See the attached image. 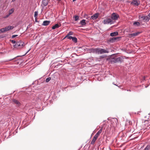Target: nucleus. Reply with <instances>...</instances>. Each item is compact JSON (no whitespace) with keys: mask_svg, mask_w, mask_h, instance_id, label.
<instances>
[{"mask_svg":"<svg viewBox=\"0 0 150 150\" xmlns=\"http://www.w3.org/2000/svg\"><path fill=\"white\" fill-rule=\"evenodd\" d=\"M144 150H150V145H148Z\"/></svg>","mask_w":150,"mask_h":150,"instance_id":"obj_22","label":"nucleus"},{"mask_svg":"<svg viewBox=\"0 0 150 150\" xmlns=\"http://www.w3.org/2000/svg\"><path fill=\"white\" fill-rule=\"evenodd\" d=\"M51 79V78L50 77H48L46 79V81L47 82H48Z\"/></svg>","mask_w":150,"mask_h":150,"instance_id":"obj_28","label":"nucleus"},{"mask_svg":"<svg viewBox=\"0 0 150 150\" xmlns=\"http://www.w3.org/2000/svg\"><path fill=\"white\" fill-rule=\"evenodd\" d=\"M14 28L13 26L9 25L8 26L6 27L5 28H3L4 29V32L10 30Z\"/></svg>","mask_w":150,"mask_h":150,"instance_id":"obj_5","label":"nucleus"},{"mask_svg":"<svg viewBox=\"0 0 150 150\" xmlns=\"http://www.w3.org/2000/svg\"><path fill=\"white\" fill-rule=\"evenodd\" d=\"M80 23L82 25H83L86 24L85 20H83L81 21Z\"/></svg>","mask_w":150,"mask_h":150,"instance_id":"obj_21","label":"nucleus"},{"mask_svg":"<svg viewBox=\"0 0 150 150\" xmlns=\"http://www.w3.org/2000/svg\"><path fill=\"white\" fill-rule=\"evenodd\" d=\"M122 90H124V89H123V88H122Z\"/></svg>","mask_w":150,"mask_h":150,"instance_id":"obj_47","label":"nucleus"},{"mask_svg":"<svg viewBox=\"0 0 150 150\" xmlns=\"http://www.w3.org/2000/svg\"><path fill=\"white\" fill-rule=\"evenodd\" d=\"M12 9H11V11H12V12H10H10H9V14H11V13H12L13 12V11H12Z\"/></svg>","mask_w":150,"mask_h":150,"instance_id":"obj_37","label":"nucleus"},{"mask_svg":"<svg viewBox=\"0 0 150 150\" xmlns=\"http://www.w3.org/2000/svg\"><path fill=\"white\" fill-rule=\"evenodd\" d=\"M59 2L61 0H57Z\"/></svg>","mask_w":150,"mask_h":150,"instance_id":"obj_45","label":"nucleus"},{"mask_svg":"<svg viewBox=\"0 0 150 150\" xmlns=\"http://www.w3.org/2000/svg\"><path fill=\"white\" fill-rule=\"evenodd\" d=\"M113 84H114V85H116V86H118V87H119V88H121V87H122V86H117V85H116V84H114V83H113Z\"/></svg>","mask_w":150,"mask_h":150,"instance_id":"obj_35","label":"nucleus"},{"mask_svg":"<svg viewBox=\"0 0 150 150\" xmlns=\"http://www.w3.org/2000/svg\"><path fill=\"white\" fill-rule=\"evenodd\" d=\"M38 21L37 20V18H35V22H37Z\"/></svg>","mask_w":150,"mask_h":150,"instance_id":"obj_36","label":"nucleus"},{"mask_svg":"<svg viewBox=\"0 0 150 150\" xmlns=\"http://www.w3.org/2000/svg\"><path fill=\"white\" fill-rule=\"evenodd\" d=\"M50 23V21H43L42 25L44 26H47L49 25Z\"/></svg>","mask_w":150,"mask_h":150,"instance_id":"obj_16","label":"nucleus"},{"mask_svg":"<svg viewBox=\"0 0 150 150\" xmlns=\"http://www.w3.org/2000/svg\"><path fill=\"white\" fill-rule=\"evenodd\" d=\"M124 58L122 57H115L111 58L110 59V62L111 63H115L120 62V63L123 62Z\"/></svg>","mask_w":150,"mask_h":150,"instance_id":"obj_1","label":"nucleus"},{"mask_svg":"<svg viewBox=\"0 0 150 150\" xmlns=\"http://www.w3.org/2000/svg\"><path fill=\"white\" fill-rule=\"evenodd\" d=\"M134 25L139 26L140 25V23L138 22H135L133 23Z\"/></svg>","mask_w":150,"mask_h":150,"instance_id":"obj_24","label":"nucleus"},{"mask_svg":"<svg viewBox=\"0 0 150 150\" xmlns=\"http://www.w3.org/2000/svg\"><path fill=\"white\" fill-rule=\"evenodd\" d=\"M139 17L140 18L142 19L144 21L147 22L150 19V18L148 17L147 16H139Z\"/></svg>","mask_w":150,"mask_h":150,"instance_id":"obj_4","label":"nucleus"},{"mask_svg":"<svg viewBox=\"0 0 150 150\" xmlns=\"http://www.w3.org/2000/svg\"><path fill=\"white\" fill-rule=\"evenodd\" d=\"M133 0L132 1H136V0Z\"/></svg>","mask_w":150,"mask_h":150,"instance_id":"obj_46","label":"nucleus"},{"mask_svg":"<svg viewBox=\"0 0 150 150\" xmlns=\"http://www.w3.org/2000/svg\"><path fill=\"white\" fill-rule=\"evenodd\" d=\"M108 52H109L107 49H105L98 48V54H102L104 53H108Z\"/></svg>","mask_w":150,"mask_h":150,"instance_id":"obj_3","label":"nucleus"},{"mask_svg":"<svg viewBox=\"0 0 150 150\" xmlns=\"http://www.w3.org/2000/svg\"><path fill=\"white\" fill-rule=\"evenodd\" d=\"M25 45L23 42L21 40L17 41L16 44L13 45V47L15 48L20 49L23 48Z\"/></svg>","mask_w":150,"mask_h":150,"instance_id":"obj_2","label":"nucleus"},{"mask_svg":"<svg viewBox=\"0 0 150 150\" xmlns=\"http://www.w3.org/2000/svg\"><path fill=\"white\" fill-rule=\"evenodd\" d=\"M48 0H42V5L44 6H47L48 4Z\"/></svg>","mask_w":150,"mask_h":150,"instance_id":"obj_13","label":"nucleus"},{"mask_svg":"<svg viewBox=\"0 0 150 150\" xmlns=\"http://www.w3.org/2000/svg\"><path fill=\"white\" fill-rule=\"evenodd\" d=\"M131 4H133L134 6H138L140 4V1L139 0H136L134 1H132Z\"/></svg>","mask_w":150,"mask_h":150,"instance_id":"obj_9","label":"nucleus"},{"mask_svg":"<svg viewBox=\"0 0 150 150\" xmlns=\"http://www.w3.org/2000/svg\"><path fill=\"white\" fill-rule=\"evenodd\" d=\"M98 137V136L96 134L95 135V136H94V138H96V139H97Z\"/></svg>","mask_w":150,"mask_h":150,"instance_id":"obj_33","label":"nucleus"},{"mask_svg":"<svg viewBox=\"0 0 150 150\" xmlns=\"http://www.w3.org/2000/svg\"><path fill=\"white\" fill-rule=\"evenodd\" d=\"M12 100L13 104H16L18 106H20L21 104L18 100L15 99H13Z\"/></svg>","mask_w":150,"mask_h":150,"instance_id":"obj_8","label":"nucleus"},{"mask_svg":"<svg viewBox=\"0 0 150 150\" xmlns=\"http://www.w3.org/2000/svg\"><path fill=\"white\" fill-rule=\"evenodd\" d=\"M119 16L115 13H113L112 14L111 18L113 20H116L119 17Z\"/></svg>","mask_w":150,"mask_h":150,"instance_id":"obj_6","label":"nucleus"},{"mask_svg":"<svg viewBox=\"0 0 150 150\" xmlns=\"http://www.w3.org/2000/svg\"><path fill=\"white\" fill-rule=\"evenodd\" d=\"M16 0H12V1L13 2L15 1Z\"/></svg>","mask_w":150,"mask_h":150,"instance_id":"obj_42","label":"nucleus"},{"mask_svg":"<svg viewBox=\"0 0 150 150\" xmlns=\"http://www.w3.org/2000/svg\"><path fill=\"white\" fill-rule=\"evenodd\" d=\"M67 38L68 39L71 40L72 39V37L71 36H67V35L64 38V39L65 38Z\"/></svg>","mask_w":150,"mask_h":150,"instance_id":"obj_25","label":"nucleus"},{"mask_svg":"<svg viewBox=\"0 0 150 150\" xmlns=\"http://www.w3.org/2000/svg\"><path fill=\"white\" fill-rule=\"evenodd\" d=\"M118 35V33L117 31L112 32L110 34V36L112 37Z\"/></svg>","mask_w":150,"mask_h":150,"instance_id":"obj_17","label":"nucleus"},{"mask_svg":"<svg viewBox=\"0 0 150 150\" xmlns=\"http://www.w3.org/2000/svg\"><path fill=\"white\" fill-rule=\"evenodd\" d=\"M16 57H15V58H13L11 59H9V61H11L12 60L15 59V58Z\"/></svg>","mask_w":150,"mask_h":150,"instance_id":"obj_38","label":"nucleus"},{"mask_svg":"<svg viewBox=\"0 0 150 150\" xmlns=\"http://www.w3.org/2000/svg\"><path fill=\"white\" fill-rule=\"evenodd\" d=\"M38 15V11H35L34 12V17L35 18H37V16Z\"/></svg>","mask_w":150,"mask_h":150,"instance_id":"obj_26","label":"nucleus"},{"mask_svg":"<svg viewBox=\"0 0 150 150\" xmlns=\"http://www.w3.org/2000/svg\"><path fill=\"white\" fill-rule=\"evenodd\" d=\"M98 16L99 13H96L91 17V19L93 20H95L98 17Z\"/></svg>","mask_w":150,"mask_h":150,"instance_id":"obj_10","label":"nucleus"},{"mask_svg":"<svg viewBox=\"0 0 150 150\" xmlns=\"http://www.w3.org/2000/svg\"><path fill=\"white\" fill-rule=\"evenodd\" d=\"M61 25L60 23H59V25L58 24H55L52 27V29L53 30H54L55 29L57 28L60 27Z\"/></svg>","mask_w":150,"mask_h":150,"instance_id":"obj_14","label":"nucleus"},{"mask_svg":"<svg viewBox=\"0 0 150 150\" xmlns=\"http://www.w3.org/2000/svg\"><path fill=\"white\" fill-rule=\"evenodd\" d=\"M108 43H113L115 42L114 37L109 38L107 41Z\"/></svg>","mask_w":150,"mask_h":150,"instance_id":"obj_15","label":"nucleus"},{"mask_svg":"<svg viewBox=\"0 0 150 150\" xmlns=\"http://www.w3.org/2000/svg\"><path fill=\"white\" fill-rule=\"evenodd\" d=\"M127 91H131V90H127Z\"/></svg>","mask_w":150,"mask_h":150,"instance_id":"obj_41","label":"nucleus"},{"mask_svg":"<svg viewBox=\"0 0 150 150\" xmlns=\"http://www.w3.org/2000/svg\"><path fill=\"white\" fill-rule=\"evenodd\" d=\"M122 37L121 36H118L115 37H114V39L115 41H117L120 40V39Z\"/></svg>","mask_w":150,"mask_h":150,"instance_id":"obj_18","label":"nucleus"},{"mask_svg":"<svg viewBox=\"0 0 150 150\" xmlns=\"http://www.w3.org/2000/svg\"><path fill=\"white\" fill-rule=\"evenodd\" d=\"M73 32H72V31H70L68 33V34H67V36H69L70 35H72L73 34Z\"/></svg>","mask_w":150,"mask_h":150,"instance_id":"obj_29","label":"nucleus"},{"mask_svg":"<svg viewBox=\"0 0 150 150\" xmlns=\"http://www.w3.org/2000/svg\"><path fill=\"white\" fill-rule=\"evenodd\" d=\"M103 129L102 128H101L96 133V134L98 135V136L101 134L102 131Z\"/></svg>","mask_w":150,"mask_h":150,"instance_id":"obj_19","label":"nucleus"},{"mask_svg":"<svg viewBox=\"0 0 150 150\" xmlns=\"http://www.w3.org/2000/svg\"><path fill=\"white\" fill-rule=\"evenodd\" d=\"M10 41H11V42L13 44L15 43V44H16V41L13 40H10Z\"/></svg>","mask_w":150,"mask_h":150,"instance_id":"obj_31","label":"nucleus"},{"mask_svg":"<svg viewBox=\"0 0 150 150\" xmlns=\"http://www.w3.org/2000/svg\"><path fill=\"white\" fill-rule=\"evenodd\" d=\"M112 20L110 18H108L106 19L104 21V23L105 24H108L111 23L112 22Z\"/></svg>","mask_w":150,"mask_h":150,"instance_id":"obj_12","label":"nucleus"},{"mask_svg":"<svg viewBox=\"0 0 150 150\" xmlns=\"http://www.w3.org/2000/svg\"><path fill=\"white\" fill-rule=\"evenodd\" d=\"M148 16H149V17H150V13L148 15Z\"/></svg>","mask_w":150,"mask_h":150,"instance_id":"obj_39","label":"nucleus"},{"mask_svg":"<svg viewBox=\"0 0 150 150\" xmlns=\"http://www.w3.org/2000/svg\"><path fill=\"white\" fill-rule=\"evenodd\" d=\"M4 32V31L3 28L0 29V33H3Z\"/></svg>","mask_w":150,"mask_h":150,"instance_id":"obj_30","label":"nucleus"},{"mask_svg":"<svg viewBox=\"0 0 150 150\" xmlns=\"http://www.w3.org/2000/svg\"><path fill=\"white\" fill-rule=\"evenodd\" d=\"M30 49L26 53H25L24 55H22V56H17L16 57H21L22 56H25V55H26L27 54V53L30 51Z\"/></svg>","mask_w":150,"mask_h":150,"instance_id":"obj_32","label":"nucleus"},{"mask_svg":"<svg viewBox=\"0 0 150 150\" xmlns=\"http://www.w3.org/2000/svg\"><path fill=\"white\" fill-rule=\"evenodd\" d=\"M74 20L75 21H77L78 19H79V17L78 16H74Z\"/></svg>","mask_w":150,"mask_h":150,"instance_id":"obj_27","label":"nucleus"},{"mask_svg":"<svg viewBox=\"0 0 150 150\" xmlns=\"http://www.w3.org/2000/svg\"><path fill=\"white\" fill-rule=\"evenodd\" d=\"M97 140V139H96L95 138H94V137H93V138L91 142V144H94L95 143V141Z\"/></svg>","mask_w":150,"mask_h":150,"instance_id":"obj_20","label":"nucleus"},{"mask_svg":"<svg viewBox=\"0 0 150 150\" xmlns=\"http://www.w3.org/2000/svg\"><path fill=\"white\" fill-rule=\"evenodd\" d=\"M89 50L91 52L98 53V48H90L89 49Z\"/></svg>","mask_w":150,"mask_h":150,"instance_id":"obj_11","label":"nucleus"},{"mask_svg":"<svg viewBox=\"0 0 150 150\" xmlns=\"http://www.w3.org/2000/svg\"><path fill=\"white\" fill-rule=\"evenodd\" d=\"M72 41L74 42H77V39L75 37H72Z\"/></svg>","mask_w":150,"mask_h":150,"instance_id":"obj_23","label":"nucleus"},{"mask_svg":"<svg viewBox=\"0 0 150 150\" xmlns=\"http://www.w3.org/2000/svg\"><path fill=\"white\" fill-rule=\"evenodd\" d=\"M4 37H3V36H0V38H3Z\"/></svg>","mask_w":150,"mask_h":150,"instance_id":"obj_40","label":"nucleus"},{"mask_svg":"<svg viewBox=\"0 0 150 150\" xmlns=\"http://www.w3.org/2000/svg\"><path fill=\"white\" fill-rule=\"evenodd\" d=\"M76 1V0H73V2H74V1Z\"/></svg>","mask_w":150,"mask_h":150,"instance_id":"obj_43","label":"nucleus"},{"mask_svg":"<svg viewBox=\"0 0 150 150\" xmlns=\"http://www.w3.org/2000/svg\"><path fill=\"white\" fill-rule=\"evenodd\" d=\"M140 32H137L133 33H130L128 35L129 37L132 38L138 35L140 33Z\"/></svg>","mask_w":150,"mask_h":150,"instance_id":"obj_7","label":"nucleus"},{"mask_svg":"<svg viewBox=\"0 0 150 150\" xmlns=\"http://www.w3.org/2000/svg\"><path fill=\"white\" fill-rule=\"evenodd\" d=\"M115 124H116H116H117V123L115 121Z\"/></svg>","mask_w":150,"mask_h":150,"instance_id":"obj_44","label":"nucleus"},{"mask_svg":"<svg viewBox=\"0 0 150 150\" xmlns=\"http://www.w3.org/2000/svg\"><path fill=\"white\" fill-rule=\"evenodd\" d=\"M18 35H13L12 36V38H15L16 37L18 36Z\"/></svg>","mask_w":150,"mask_h":150,"instance_id":"obj_34","label":"nucleus"}]
</instances>
